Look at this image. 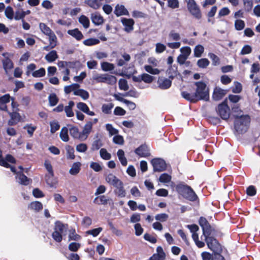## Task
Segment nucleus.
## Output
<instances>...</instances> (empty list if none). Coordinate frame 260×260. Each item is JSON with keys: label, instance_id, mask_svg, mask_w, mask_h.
<instances>
[{"label": "nucleus", "instance_id": "nucleus-1", "mask_svg": "<svg viewBox=\"0 0 260 260\" xmlns=\"http://www.w3.org/2000/svg\"><path fill=\"white\" fill-rule=\"evenodd\" d=\"M176 190L179 194L190 201L193 202L198 199L193 189L183 182L178 183L176 186Z\"/></svg>", "mask_w": 260, "mask_h": 260}, {"label": "nucleus", "instance_id": "nucleus-2", "mask_svg": "<svg viewBox=\"0 0 260 260\" xmlns=\"http://www.w3.org/2000/svg\"><path fill=\"white\" fill-rule=\"evenodd\" d=\"M235 117L236 119L234 122V126L236 132L239 134L245 132L250 122L249 116L247 115H235Z\"/></svg>", "mask_w": 260, "mask_h": 260}, {"label": "nucleus", "instance_id": "nucleus-3", "mask_svg": "<svg viewBox=\"0 0 260 260\" xmlns=\"http://www.w3.org/2000/svg\"><path fill=\"white\" fill-rule=\"evenodd\" d=\"M197 89L194 93L197 101L204 100L207 101L209 99V90L206 84L203 82L195 83Z\"/></svg>", "mask_w": 260, "mask_h": 260}, {"label": "nucleus", "instance_id": "nucleus-4", "mask_svg": "<svg viewBox=\"0 0 260 260\" xmlns=\"http://www.w3.org/2000/svg\"><path fill=\"white\" fill-rule=\"evenodd\" d=\"M92 78L97 82H102L110 85H114L117 81V78L115 76L108 74H95L93 75Z\"/></svg>", "mask_w": 260, "mask_h": 260}, {"label": "nucleus", "instance_id": "nucleus-5", "mask_svg": "<svg viewBox=\"0 0 260 260\" xmlns=\"http://www.w3.org/2000/svg\"><path fill=\"white\" fill-rule=\"evenodd\" d=\"M205 241L208 248L215 254H219L222 251L221 246L217 240L212 237L205 236Z\"/></svg>", "mask_w": 260, "mask_h": 260}, {"label": "nucleus", "instance_id": "nucleus-6", "mask_svg": "<svg viewBox=\"0 0 260 260\" xmlns=\"http://www.w3.org/2000/svg\"><path fill=\"white\" fill-rule=\"evenodd\" d=\"M187 7L190 14L196 19L202 18V13L199 7L194 0H186Z\"/></svg>", "mask_w": 260, "mask_h": 260}, {"label": "nucleus", "instance_id": "nucleus-7", "mask_svg": "<svg viewBox=\"0 0 260 260\" xmlns=\"http://www.w3.org/2000/svg\"><path fill=\"white\" fill-rule=\"evenodd\" d=\"M217 111L222 119L227 120L229 118L230 110L225 102L218 105Z\"/></svg>", "mask_w": 260, "mask_h": 260}, {"label": "nucleus", "instance_id": "nucleus-8", "mask_svg": "<svg viewBox=\"0 0 260 260\" xmlns=\"http://www.w3.org/2000/svg\"><path fill=\"white\" fill-rule=\"evenodd\" d=\"M151 163L154 172H161L166 169V162L162 159L159 158H154L151 160Z\"/></svg>", "mask_w": 260, "mask_h": 260}, {"label": "nucleus", "instance_id": "nucleus-9", "mask_svg": "<svg viewBox=\"0 0 260 260\" xmlns=\"http://www.w3.org/2000/svg\"><path fill=\"white\" fill-rule=\"evenodd\" d=\"M199 224L202 228L203 235L204 236H210L211 234L212 228L207 219L203 217H200L199 219Z\"/></svg>", "mask_w": 260, "mask_h": 260}, {"label": "nucleus", "instance_id": "nucleus-10", "mask_svg": "<svg viewBox=\"0 0 260 260\" xmlns=\"http://www.w3.org/2000/svg\"><path fill=\"white\" fill-rule=\"evenodd\" d=\"M39 27L41 31L45 35L49 37V39L53 41V39H56L57 37L53 32V31L45 23H40Z\"/></svg>", "mask_w": 260, "mask_h": 260}, {"label": "nucleus", "instance_id": "nucleus-11", "mask_svg": "<svg viewBox=\"0 0 260 260\" xmlns=\"http://www.w3.org/2000/svg\"><path fill=\"white\" fill-rule=\"evenodd\" d=\"M121 22L124 26L125 31L130 32L133 30L135 22L133 19L122 18L121 19Z\"/></svg>", "mask_w": 260, "mask_h": 260}, {"label": "nucleus", "instance_id": "nucleus-12", "mask_svg": "<svg viewBox=\"0 0 260 260\" xmlns=\"http://www.w3.org/2000/svg\"><path fill=\"white\" fill-rule=\"evenodd\" d=\"M92 126L93 123L91 121H89L85 124L82 131L81 132L82 141H84L87 139L92 131Z\"/></svg>", "mask_w": 260, "mask_h": 260}, {"label": "nucleus", "instance_id": "nucleus-13", "mask_svg": "<svg viewBox=\"0 0 260 260\" xmlns=\"http://www.w3.org/2000/svg\"><path fill=\"white\" fill-rule=\"evenodd\" d=\"M44 166L48 173V174L45 176L46 182L48 184H51L52 182L50 181V179L54 176V172L52 169V166L48 160L45 161Z\"/></svg>", "mask_w": 260, "mask_h": 260}, {"label": "nucleus", "instance_id": "nucleus-14", "mask_svg": "<svg viewBox=\"0 0 260 260\" xmlns=\"http://www.w3.org/2000/svg\"><path fill=\"white\" fill-rule=\"evenodd\" d=\"M114 13L117 17L121 16H128L129 12L124 5L117 4L114 10Z\"/></svg>", "mask_w": 260, "mask_h": 260}, {"label": "nucleus", "instance_id": "nucleus-15", "mask_svg": "<svg viewBox=\"0 0 260 260\" xmlns=\"http://www.w3.org/2000/svg\"><path fill=\"white\" fill-rule=\"evenodd\" d=\"M90 18L92 22L95 25H100L104 22V19L103 17L98 12L91 13L90 15Z\"/></svg>", "mask_w": 260, "mask_h": 260}, {"label": "nucleus", "instance_id": "nucleus-16", "mask_svg": "<svg viewBox=\"0 0 260 260\" xmlns=\"http://www.w3.org/2000/svg\"><path fill=\"white\" fill-rule=\"evenodd\" d=\"M135 153L140 157H147L150 155L148 147L145 145H142L135 150Z\"/></svg>", "mask_w": 260, "mask_h": 260}, {"label": "nucleus", "instance_id": "nucleus-17", "mask_svg": "<svg viewBox=\"0 0 260 260\" xmlns=\"http://www.w3.org/2000/svg\"><path fill=\"white\" fill-rule=\"evenodd\" d=\"M159 88L161 89L169 88L172 84V81L169 79L165 78H159L157 81Z\"/></svg>", "mask_w": 260, "mask_h": 260}, {"label": "nucleus", "instance_id": "nucleus-18", "mask_svg": "<svg viewBox=\"0 0 260 260\" xmlns=\"http://www.w3.org/2000/svg\"><path fill=\"white\" fill-rule=\"evenodd\" d=\"M105 0H86L85 3L94 10L101 8Z\"/></svg>", "mask_w": 260, "mask_h": 260}, {"label": "nucleus", "instance_id": "nucleus-19", "mask_svg": "<svg viewBox=\"0 0 260 260\" xmlns=\"http://www.w3.org/2000/svg\"><path fill=\"white\" fill-rule=\"evenodd\" d=\"M106 181L110 185H113L115 187L117 185H119L120 183L121 182L118 178H117L113 174H109L106 176Z\"/></svg>", "mask_w": 260, "mask_h": 260}, {"label": "nucleus", "instance_id": "nucleus-20", "mask_svg": "<svg viewBox=\"0 0 260 260\" xmlns=\"http://www.w3.org/2000/svg\"><path fill=\"white\" fill-rule=\"evenodd\" d=\"M16 179V181L21 185H27L30 183V180L23 173H17Z\"/></svg>", "mask_w": 260, "mask_h": 260}, {"label": "nucleus", "instance_id": "nucleus-21", "mask_svg": "<svg viewBox=\"0 0 260 260\" xmlns=\"http://www.w3.org/2000/svg\"><path fill=\"white\" fill-rule=\"evenodd\" d=\"M10 96L9 94H6L0 97V110L3 111H7L6 104L10 102Z\"/></svg>", "mask_w": 260, "mask_h": 260}, {"label": "nucleus", "instance_id": "nucleus-22", "mask_svg": "<svg viewBox=\"0 0 260 260\" xmlns=\"http://www.w3.org/2000/svg\"><path fill=\"white\" fill-rule=\"evenodd\" d=\"M226 94V91L219 87H216L213 94V98L215 101H219Z\"/></svg>", "mask_w": 260, "mask_h": 260}, {"label": "nucleus", "instance_id": "nucleus-23", "mask_svg": "<svg viewBox=\"0 0 260 260\" xmlns=\"http://www.w3.org/2000/svg\"><path fill=\"white\" fill-rule=\"evenodd\" d=\"M9 115L11 119L8 121V124L10 125H13L17 124L21 119L20 114L17 112H9Z\"/></svg>", "mask_w": 260, "mask_h": 260}, {"label": "nucleus", "instance_id": "nucleus-24", "mask_svg": "<svg viewBox=\"0 0 260 260\" xmlns=\"http://www.w3.org/2000/svg\"><path fill=\"white\" fill-rule=\"evenodd\" d=\"M70 134L74 139L79 140L82 141V136L81 132L79 131L78 128L76 126H71L69 128Z\"/></svg>", "mask_w": 260, "mask_h": 260}, {"label": "nucleus", "instance_id": "nucleus-25", "mask_svg": "<svg viewBox=\"0 0 260 260\" xmlns=\"http://www.w3.org/2000/svg\"><path fill=\"white\" fill-rule=\"evenodd\" d=\"M172 179L171 176L170 175L167 174V173H163L162 174L159 178V181L163 183H171V186L172 187H174L175 186V184L173 182H171Z\"/></svg>", "mask_w": 260, "mask_h": 260}, {"label": "nucleus", "instance_id": "nucleus-26", "mask_svg": "<svg viewBox=\"0 0 260 260\" xmlns=\"http://www.w3.org/2000/svg\"><path fill=\"white\" fill-rule=\"evenodd\" d=\"M74 105V102L71 101L69 102L68 105L64 107V110L67 117H71L74 116V113L73 111V108Z\"/></svg>", "mask_w": 260, "mask_h": 260}, {"label": "nucleus", "instance_id": "nucleus-27", "mask_svg": "<svg viewBox=\"0 0 260 260\" xmlns=\"http://www.w3.org/2000/svg\"><path fill=\"white\" fill-rule=\"evenodd\" d=\"M67 32L78 41L81 40L83 38L82 32L78 28L68 30Z\"/></svg>", "mask_w": 260, "mask_h": 260}, {"label": "nucleus", "instance_id": "nucleus-28", "mask_svg": "<svg viewBox=\"0 0 260 260\" xmlns=\"http://www.w3.org/2000/svg\"><path fill=\"white\" fill-rule=\"evenodd\" d=\"M74 95L80 96L83 100H86L89 98V94L87 91L79 88L75 91Z\"/></svg>", "mask_w": 260, "mask_h": 260}, {"label": "nucleus", "instance_id": "nucleus-29", "mask_svg": "<svg viewBox=\"0 0 260 260\" xmlns=\"http://www.w3.org/2000/svg\"><path fill=\"white\" fill-rule=\"evenodd\" d=\"M67 230V226L61 222L57 221L55 223L54 230L61 234L62 235Z\"/></svg>", "mask_w": 260, "mask_h": 260}, {"label": "nucleus", "instance_id": "nucleus-30", "mask_svg": "<svg viewBox=\"0 0 260 260\" xmlns=\"http://www.w3.org/2000/svg\"><path fill=\"white\" fill-rule=\"evenodd\" d=\"M58 58V55L55 50H52L49 52L45 57V58L48 62H52Z\"/></svg>", "mask_w": 260, "mask_h": 260}, {"label": "nucleus", "instance_id": "nucleus-31", "mask_svg": "<svg viewBox=\"0 0 260 260\" xmlns=\"http://www.w3.org/2000/svg\"><path fill=\"white\" fill-rule=\"evenodd\" d=\"M3 64L6 73H8V70H11L13 68V63L11 60L8 57L5 58L3 60Z\"/></svg>", "mask_w": 260, "mask_h": 260}, {"label": "nucleus", "instance_id": "nucleus-32", "mask_svg": "<svg viewBox=\"0 0 260 260\" xmlns=\"http://www.w3.org/2000/svg\"><path fill=\"white\" fill-rule=\"evenodd\" d=\"M80 87V85L77 83H73L70 85L66 86L64 87V91L66 94H69L72 91L74 93L77 88Z\"/></svg>", "mask_w": 260, "mask_h": 260}, {"label": "nucleus", "instance_id": "nucleus-33", "mask_svg": "<svg viewBox=\"0 0 260 260\" xmlns=\"http://www.w3.org/2000/svg\"><path fill=\"white\" fill-rule=\"evenodd\" d=\"M116 189L115 190V193L118 197L123 198L125 196V191L124 189L123 186V183L122 182L120 183L119 185H117L115 186Z\"/></svg>", "mask_w": 260, "mask_h": 260}, {"label": "nucleus", "instance_id": "nucleus-34", "mask_svg": "<svg viewBox=\"0 0 260 260\" xmlns=\"http://www.w3.org/2000/svg\"><path fill=\"white\" fill-rule=\"evenodd\" d=\"M181 94L183 98L190 102L195 103L198 101L194 93L191 94L187 92L183 91L182 92Z\"/></svg>", "mask_w": 260, "mask_h": 260}, {"label": "nucleus", "instance_id": "nucleus-35", "mask_svg": "<svg viewBox=\"0 0 260 260\" xmlns=\"http://www.w3.org/2000/svg\"><path fill=\"white\" fill-rule=\"evenodd\" d=\"M29 208L35 211H39L43 209L42 203L38 201L31 202L28 206Z\"/></svg>", "mask_w": 260, "mask_h": 260}, {"label": "nucleus", "instance_id": "nucleus-36", "mask_svg": "<svg viewBox=\"0 0 260 260\" xmlns=\"http://www.w3.org/2000/svg\"><path fill=\"white\" fill-rule=\"evenodd\" d=\"M117 156L119 161H120L121 165L123 166H125L127 165V159L124 155V152L123 150L121 149L118 150L117 151Z\"/></svg>", "mask_w": 260, "mask_h": 260}, {"label": "nucleus", "instance_id": "nucleus-37", "mask_svg": "<svg viewBox=\"0 0 260 260\" xmlns=\"http://www.w3.org/2000/svg\"><path fill=\"white\" fill-rule=\"evenodd\" d=\"M81 165L79 162L74 163L69 171L70 173L73 175L77 174L80 170Z\"/></svg>", "mask_w": 260, "mask_h": 260}, {"label": "nucleus", "instance_id": "nucleus-38", "mask_svg": "<svg viewBox=\"0 0 260 260\" xmlns=\"http://www.w3.org/2000/svg\"><path fill=\"white\" fill-rule=\"evenodd\" d=\"M79 22L85 28H88L89 27V19L86 16L82 15L79 18Z\"/></svg>", "mask_w": 260, "mask_h": 260}, {"label": "nucleus", "instance_id": "nucleus-39", "mask_svg": "<svg viewBox=\"0 0 260 260\" xmlns=\"http://www.w3.org/2000/svg\"><path fill=\"white\" fill-rule=\"evenodd\" d=\"M68 131V128L66 127H63L61 129L60 132V138L63 142H68L69 140Z\"/></svg>", "mask_w": 260, "mask_h": 260}, {"label": "nucleus", "instance_id": "nucleus-40", "mask_svg": "<svg viewBox=\"0 0 260 260\" xmlns=\"http://www.w3.org/2000/svg\"><path fill=\"white\" fill-rule=\"evenodd\" d=\"M168 37L170 40L175 41H178L181 39L180 35L174 30L170 31Z\"/></svg>", "mask_w": 260, "mask_h": 260}, {"label": "nucleus", "instance_id": "nucleus-41", "mask_svg": "<svg viewBox=\"0 0 260 260\" xmlns=\"http://www.w3.org/2000/svg\"><path fill=\"white\" fill-rule=\"evenodd\" d=\"M81 67V63L79 61H67V68L69 70L73 69L77 70Z\"/></svg>", "mask_w": 260, "mask_h": 260}, {"label": "nucleus", "instance_id": "nucleus-42", "mask_svg": "<svg viewBox=\"0 0 260 260\" xmlns=\"http://www.w3.org/2000/svg\"><path fill=\"white\" fill-rule=\"evenodd\" d=\"M81 239V236L76 233L75 229H71L69 231V241H79Z\"/></svg>", "mask_w": 260, "mask_h": 260}, {"label": "nucleus", "instance_id": "nucleus-43", "mask_svg": "<svg viewBox=\"0 0 260 260\" xmlns=\"http://www.w3.org/2000/svg\"><path fill=\"white\" fill-rule=\"evenodd\" d=\"M114 107L112 103L103 104L102 107V112L106 114H109L111 113V110Z\"/></svg>", "mask_w": 260, "mask_h": 260}, {"label": "nucleus", "instance_id": "nucleus-44", "mask_svg": "<svg viewBox=\"0 0 260 260\" xmlns=\"http://www.w3.org/2000/svg\"><path fill=\"white\" fill-rule=\"evenodd\" d=\"M204 51V48L201 45H197L194 49V55L196 57H200Z\"/></svg>", "mask_w": 260, "mask_h": 260}, {"label": "nucleus", "instance_id": "nucleus-45", "mask_svg": "<svg viewBox=\"0 0 260 260\" xmlns=\"http://www.w3.org/2000/svg\"><path fill=\"white\" fill-rule=\"evenodd\" d=\"M114 68L113 64L108 62H103L101 63V68L103 71L105 72L112 71L114 70Z\"/></svg>", "mask_w": 260, "mask_h": 260}, {"label": "nucleus", "instance_id": "nucleus-46", "mask_svg": "<svg viewBox=\"0 0 260 260\" xmlns=\"http://www.w3.org/2000/svg\"><path fill=\"white\" fill-rule=\"evenodd\" d=\"M48 101L50 106H54L58 103V98L55 93H53L49 95Z\"/></svg>", "mask_w": 260, "mask_h": 260}, {"label": "nucleus", "instance_id": "nucleus-47", "mask_svg": "<svg viewBox=\"0 0 260 260\" xmlns=\"http://www.w3.org/2000/svg\"><path fill=\"white\" fill-rule=\"evenodd\" d=\"M99 43V40L96 38H89L83 41V44L88 46L95 45L98 44Z\"/></svg>", "mask_w": 260, "mask_h": 260}, {"label": "nucleus", "instance_id": "nucleus-48", "mask_svg": "<svg viewBox=\"0 0 260 260\" xmlns=\"http://www.w3.org/2000/svg\"><path fill=\"white\" fill-rule=\"evenodd\" d=\"M145 70L152 75H158L159 74L160 71L158 69L156 68H153L150 65H145L144 66Z\"/></svg>", "mask_w": 260, "mask_h": 260}, {"label": "nucleus", "instance_id": "nucleus-49", "mask_svg": "<svg viewBox=\"0 0 260 260\" xmlns=\"http://www.w3.org/2000/svg\"><path fill=\"white\" fill-rule=\"evenodd\" d=\"M118 99V101H121L123 102L124 104H125L131 110H134L136 107V104L133 102L129 101L123 98Z\"/></svg>", "mask_w": 260, "mask_h": 260}, {"label": "nucleus", "instance_id": "nucleus-50", "mask_svg": "<svg viewBox=\"0 0 260 260\" xmlns=\"http://www.w3.org/2000/svg\"><path fill=\"white\" fill-rule=\"evenodd\" d=\"M100 154L101 157L105 160H109L111 157L110 153L108 152L107 150L105 148H102L100 151Z\"/></svg>", "mask_w": 260, "mask_h": 260}, {"label": "nucleus", "instance_id": "nucleus-51", "mask_svg": "<svg viewBox=\"0 0 260 260\" xmlns=\"http://www.w3.org/2000/svg\"><path fill=\"white\" fill-rule=\"evenodd\" d=\"M245 22L241 19H237L235 22V27L237 30H241L245 27Z\"/></svg>", "mask_w": 260, "mask_h": 260}, {"label": "nucleus", "instance_id": "nucleus-52", "mask_svg": "<svg viewBox=\"0 0 260 260\" xmlns=\"http://www.w3.org/2000/svg\"><path fill=\"white\" fill-rule=\"evenodd\" d=\"M94 202L98 204L105 205L107 204L108 200L105 196H100L95 198Z\"/></svg>", "mask_w": 260, "mask_h": 260}, {"label": "nucleus", "instance_id": "nucleus-53", "mask_svg": "<svg viewBox=\"0 0 260 260\" xmlns=\"http://www.w3.org/2000/svg\"><path fill=\"white\" fill-rule=\"evenodd\" d=\"M197 64L201 68H206L209 64V61L207 58H202L198 61Z\"/></svg>", "mask_w": 260, "mask_h": 260}, {"label": "nucleus", "instance_id": "nucleus-54", "mask_svg": "<svg viewBox=\"0 0 260 260\" xmlns=\"http://www.w3.org/2000/svg\"><path fill=\"white\" fill-rule=\"evenodd\" d=\"M119 87L121 90L124 91L127 90L128 86L127 85V81L124 79H120L118 82Z\"/></svg>", "mask_w": 260, "mask_h": 260}, {"label": "nucleus", "instance_id": "nucleus-55", "mask_svg": "<svg viewBox=\"0 0 260 260\" xmlns=\"http://www.w3.org/2000/svg\"><path fill=\"white\" fill-rule=\"evenodd\" d=\"M46 71L45 69L42 68L32 73V75L34 77L39 78L45 76Z\"/></svg>", "mask_w": 260, "mask_h": 260}, {"label": "nucleus", "instance_id": "nucleus-56", "mask_svg": "<svg viewBox=\"0 0 260 260\" xmlns=\"http://www.w3.org/2000/svg\"><path fill=\"white\" fill-rule=\"evenodd\" d=\"M106 129L108 131L110 136L116 135L118 133V131L114 128L112 125L109 123L106 124Z\"/></svg>", "mask_w": 260, "mask_h": 260}, {"label": "nucleus", "instance_id": "nucleus-57", "mask_svg": "<svg viewBox=\"0 0 260 260\" xmlns=\"http://www.w3.org/2000/svg\"><path fill=\"white\" fill-rule=\"evenodd\" d=\"M141 79L146 83H150L153 81L154 77L148 74L144 73L142 74Z\"/></svg>", "mask_w": 260, "mask_h": 260}, {"label": "nucleus", "instance_id": "nucleus-58", "mask_svg": "<svg viewBox=\"0 0 260 260\" xmlns=\"http://www.w3.org/2000/svg\"><path fill=\"white\" fill-rule=\"evenodd\" d=\"M180 51L181 53V55H182L187 58L190 54L191 51L190 48L188 46L181 47L180 49Z\"/></svg>", "mask_w": 260, "mask_h": 260}, {"label": "nucleus", "instance_id": "nucleus-59", "mask_svg": "<svg viewBox=\"0 0 260 260\" xmlns=\"http://www.w3.org/2000/svg\"><path fill=\"white\" fill-rule=\"evenodd\" d=\"M102 146V143L100 139L95 140L91 146V149L92 151L99 150Z\"/></svg>", "mask_w": 260, "mask_h": 260}, {"label": "nucleus", "instance_id": "nucleus-60", "mask_svg": "<svg viewBox=\"0 0 260 260\" xmlns=\"http://www.w3.org/2000/svg\"><path fill=\"white\" fill-rule=\"evenodd\" d=\"M5 15L9 19L12 20L14 17V11L12 7H7L5 9Z\"/></svg>", "mask_w": 260, "mask_h": 260}, {"label": "nucleus", "instance_id": "nucleus-61", "mask_svg": "<svg viewBox=\"0 0 260 260\" xmlns=\"http://www.w3.org/2000/svg\"><path fill=\"white\" fill-rule=\"evenodd\" d=\"M168 217L169 216L168 214L166 213H161L156 215L155 219L160 222H165L168 219Z\"/></svg>", "mask_w": 260, "mask_h": 260}, {"label": "nucleus", "instance_id": "nucleus-62", "mask_svg": "<svg viewBox=\"0 0 260 260\" xmlns=\"http://www.w3.org/2000/svg\"><path fill=\"white\" fill-rule=\"evenodd\" d=\"M252 52V48L249 45H244L242 48L240 54L241 55H246L250 54Z\"/></svg>", "mask_w": 260, "mask_h": 260}, {"label": "nucleus", "instance_id": "nucleus-63", "mask_svg": "<svg viewBox=\"0 0 260 260\" xmlns=\"http://www.w3.org/2000/svg\"><path fill=\"white\" fill-rule=\"evenodd\" d=\"M80 244L76 242H72L69 245V249L73 252L78 251L80 247Z\"/></svg>", "mask_w": 260, "mask_h": 260}, {"label": "nucleus", "instance_id": "nucleus-64", "mask_svg": "<svg viewBox=\"0 0 260 260\" xmlns=\"http://www.w3.org/2000/svg\"><path fill=\"white\" fill-rule=\"evenodd\" d=\"M113 142L118 145H123L124 139L122 136L120 135H116L113 138Z\"/></svg>", "mask_w": 260, "mask_h": 260}]
</instances>
